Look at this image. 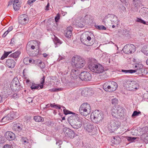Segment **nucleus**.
Wrapping results in <instances>:
<instances>
[{
    "label": "nucleus",
    "instance_id": "1",
    "mask_svg": "<svg viewBox=\"0 0 148 148\" xmlns=\"http://www.w3.org/2000/svg\"><path fill=\"white\" fill-rule=\"evenodd\" d=\"M90 117L92 122L98 123L104 119V115L102 112L98 110H95L91 113Z\"/></svg>",
    "mask_w": 148,
    "mask_h": 148
},
{
    "label": "nucleus",
    "instance_id": "2",
    "mask_svg": "<svg viewBox=\"0 0 148 148\" xmlns=\"http://www.w3.org/2000/svg\"><path fill=\"white\" fill-rule=\"evenodd\" d=\"M72 62L73 66L77 68L81 69L84 67L85 64V60L81 57L76 56L72 59Z\"/></svg>",
    "mask_w": 148,
    "mask_h": 148
},
{
    "label": "nucleus",
    "instance_id": "3",
    "mask_svg": "<svg viewBox=\"0 0 148 148\" xmlns=\"http://www.w3.org/2000/svg\"><path fill=\"white\" fill-rule=\"evenodd\" d=\"M124 84L130 91L136 90L139 88L138 85L136 82L131 81L128 79H126L124 80Z\"/></svg>",
    "mask_w": 148,
    "mask_h": 148
},
{
    "label": "nucleus",
    "instance_id": "4",
    "mask_svg": "<svg viewBox=\"0 0 148 148\" xmlns=\"http://www.w3.org/2000/svg\"><path fill=\"white\" fill-rule=\"evenodd\" d=\"M79 110L82 115L86 116L91 112V108L89 104L87 103H84L81 105Z\"/></svg>",
    "mask_w": 148,
    "mask_h": 148
},
{
    "label": "nucleus",
    "instance_id": "5",
    "mask_svg": "<svg viewBox=\"0 0 148 148\" xmlns=\"http://www.w3.org/2000/svg\"><path fill=\"white\" fill-rule=\"evenodd\" d=\"M125 109L122 107L118 106L117 108L113 107L111 109V114L112 116L116 118L121 117L123 115Z\"/></svg>",
    "mask_w": 148,
    "mask_h": 148
},
{
    "label": "nucleus",
    "instance_id": "6",
    "mask_svg": "<svg viewBox=\"0 0 148 148\" xmlns=\"http://www.w3.org/2000/svg\"><path fill=\"white\" fill-rule=\"evenodd\" d=\"M10 88L13 92L19 91L21 88L20 83L18 79L16 77L14 78L11 82Z\"/></svg>",
    "mask_w": 148,
    "mask_h": 148
},
{
    "label": "nucleus",
    "instance_id": "7",
    "mask_svg": "<svg viewBox=\"0 0 148 148\" xmlns=\"http://www.w3.org/2000/svg\"><path fill=\"white\" fill-rule=\"evenodd\" d=\"M68 119H71L73 121H73H76L77 122H81L83 125L85 122L88 121V120L85 117H82L80 115L75 114V113H74L73 115L68 117Z\"/></svg>",
    "mask_w": 148,
    "mask_h": 148
},
{
    "label": "nucleus",
    "instance_id": "8",
    "mask_svg": "<svg viewBox=\"0 0 148 148\" xmlns=\"http://www.w3.org/2000/svg\"><path fill=\"white\" fill-rule=\"evenodd\" d=\"M122 50L126 54H131L136 51V47L133 44H128L124 47Z\"/></svg>",
    "mask_w": 148,
    "mask_h": 148
},
{
    "label": "nucleus",
    "instance_id": "9",
    "mask_svg": "<svg viewBox=\"0 0 148 148\" xmlns=\"http://www.w3.org/2000/svg\"><path fill=\"white\" fill-rule=\"evenodd\" d=\"M79 78L82 81H88L92 79V75L88 72L84 71L82 72L80 75Z\"/></svg>",
    "mask_w": 148,
    "mask_h": 148
},
{
    "label": "nucleus",
    "instance_id": "10",
    "mask_svg": "<svg viewBox=\"0 0 148 148\" xmlns=\"http://www.w3.org/2000/svg\"><path fill=\"white\" fill-rule=\"evenodd\" d=\"M63 132L66 136L73 138L75 136L74 132L72 130L67 127H64L63 129Z\"/></svg>",
    "mask_w": 148,
    "mask_h": 148
},
{
    "label": "nucleus",
    "instance_id": "11",
    "mask_svg": "<svg viewBox=\"0 0 148 148\" xmlns=\"http://www.w3.org/2000/svg\"><path fill=\"white\" fill-rule=\"evenodd\" d=\"M15 118V114L14 112H11L4 116L1 120V122L5 123L8 121L12 120Z\"/></svg>",
    "mask_w": 148,
    "mask_h": 148
},
{
    "label": "nucleus",
    "instance_id": "12",
    "mask_svg": "<svg viewBox=\"0 0 148 148\" xmlns=\"http://www.w3.org/2000/svg\"><path fill=\"white\" fill-rule=\"evenodd\" d=\"M19 23L22 25H25L29 21V18L26 14L21 15L18 18Z\"/></svg>",
    "mask_w": 148,
    "mask_h": 148
},
{
    "label": "nucleus",
    "instance_id": "13",
    "mask_svg": "<svg viewBox=\"0 0 148 148\" xmlns=\"http://www.w3.org/2000/svg\"><path fill=\"white\" fill-rule=\"evenodd\" d=\"M68 121L73 128L77 129L80 128L82 126V123L81 122H77L71 119H67Z\"/></svg>",
    "mask_w": 148,
    "mask_h": 148
},
{
    "label": "nucleus",
    "instance_id": "14",
    "mask_svg": "<svg viewBox=\"0 0 148 148\" xmlns=\"http://www.w3.org/2000/svg\"><path fill=\"white\" fill-rule=\"evenodd\" d=\"M120 125V123L119 122L113 121L110 122V125L108 126V127L109 129L113 131L119 128Z\"/></svg>",
    "mask_w": 148,
    "mask_h": 148
},
{
    "label": "nucleus",
    "instance_id": "15",
    "mask_svg": "<svg viewBox=\"0 0 148 148\" xmlns=\"http://www.w3.org/2000/svg\"><path fill=\"white\" fill-rule=\"evenodd\" d=\"M84 129L88 132H91L93 131L94 126L92 124L89 123L88 121L85 122L83 124Z\"/></svg>",
    "mask_w": 148,
    "mask_h": 148
},
{
    "label": "nucleus",
    "instance_id": "16",
    "mask_svg": "<svg viewBox=\"0 0 148 148\" xmlns=\"http://www.w3.org/2000/svg\"><path fill=\"white\" fill-rule=\"evenodd\" d=\"M114 15H115L113 14H108L104 17L103 21V22L106 25H108V23L112 21Z\"/></svg>",
    "mask_w": 148,
    "mask_h": 148
},
{
    "label": "nucleus",
    "instance_id": "17",
    "mask_svg": "<svg viewBox=\"0 0 148 148\" xmlns=\"http://www.w3.org/2000/svg\"><path fill=\"white\" fill-rule=\"evenodd\" d=\"M79 75V71L76 69H72L70 74V77L71 80L75 79L77 78Z\"/></svg>",
    "mask_w": 148,
    "mask_h": 148
},
{
    "label": "nucleus",
    "instance_id": "18",
    "mask_svg": "<svg viewBox=\"0 0 148 148\" xmlns=\"http://www.w3.org/2000/svg\"><path fill=\"white\" fill-rule=\"evenodd\" d=\"M87 36V33L82 34L80 36L81 41L86 46H91L92 45V43H89L86 41Z\"/></svg>",
    "mask_w": 148,
    "mask_h": 148
},
{
    "label": "nucleus",
    "instance_id": "19",
    "mask_svg": "<svg viewBox=\"0 0 148 148\" xmlns=\"http://www.w3.org/2000/svg\"><path fill=\"white\" fill-rule=\"evenodd\" d=\"M5 137L9 140H12L15 138L14 134L11 132H6L4 134Z\"/></svg>",
    "mask_w": 148,
    "mask_h": 148
},
{
    "label": "nucleus",
    "instance_id": "20",
    "mask_svg": "<svg viewBox=\"0 0 148 148\" xmlns=\"http://www.w3.org/2000/svg\"><path fill=\"white\" fill-rule=\"evenodd\" d=\"M23 127V125L19 123H15L13 125L12 129L16 133H19L22 130Z\"/></svg>",
    "mask_w": 148,
    "mask_h": 148
},
{
    "label": "nucleus",
    "instance_id": "21",
    "mask_svg": "<svg viewBox=\"0 0 148 148\" xmlns=\"http://www.w3.org/2000/svg\"><path fill=\"white\" fill-rule=\"evenodd\" d=\"M98 63L95 62L94 61H91L89 62L88 65V68L89 69L93 72H95L96 67L97 68V65Z\"/></svg>",
    "mask_w": 148,
    "mask_h": 148
},
{
    "label": "nucleus",
    "instance_id": "22",
    "mask_svg": "<svg viewBox=\"0 0 148 148\" xmlns=\"http://www.w3.org/2000/svg\"><path fill=\"white\" fill-rule=\"evenodd\" d=\"M109 84L110 92L115 91L118 87L117 84L114 81H109Z\"/></svg>",
    "mask_w": 148,
    "mask_h": 148
},
{
    "label": "nucleus",
    "instance_id": "23",
    "mask_svg": "<svg viewBox=\"0 0 148 148\" xmlns=\"http://www.w3.org/2000/svg\"><path fill=\"white\" fill-rule=\"evenodd\" d=\"M5 65L9 68H13L15 66V62L12 59H8L5 62Z\"/></svg>",
    "mask_w": 148,
    "mask_h": 148
},
{
    "label": "nucleus",
    "instance_id": "24",
    "mask_svg": "<svg viewBox=\"0 0 148 148\" xmlns=\"http://www.w3.org/2000/svg\"><path fill=\"white\" fill-rule=\"evenodd\" d=\"M133 1V10L134 11L137 12L138 11V9L140 8L141 4L140 0H132Z\"/></svg>",
    "mask_w": 148,
    "mask_h": 148
},
{
    "label": "nucleus",
    "instance_id": "25",
    "mask_svg": "<svg viewBox=\"0 0 148 148\" xmlns=\"http://www.w3.org/2000/svg\"><path fill=\"white\" fill-rule=\"evenodd\" d=\"M13 1V7L14 10L17 11L21 7V4L18 0H12Z\"/></svg>",
    "mask_w": 148,
    "mask_h": 148
},
{
    "label": "nucleus",
    "instance_id": "26",
    "mask_svg": "<svg viewBox=\"0 0 148 148\" xmlns=\"http://www.w3.org/2000/svg\"><path fill=\"white\" fill-rule=\"evenodd\" d=\"M72 28L71 27H69L67 28L66 30L65 31L64 35L67 38H70L72 35Z\"/></svg>",
    "mask_w": 148,
    "mask_h": 148
},
{
    "label": "nucleus",
    "instance_id": "27",
    "mask_svg": "<svg viewBox=\"0 0 148 148\" xmlns=\"http://www.w3.org/2000/svg\"><path fill=\"white\" fill-rule=\"evenodd\" d=\"M121 141V139L120 137L115 136L113 137L111 142L113 145H117L120 143Z\"/></svg>",
    "mask_w": 148,
    "mask_h": 148
},
{
    "label": "nucleus",
    "instance_id": "28",
    "mask_svg": "<svg viewBox=\"0 0 148 148\" xmlns=\"http://www.w3.org/2000/svg\"><path fill=\"white\" fill-rule=\"evenodd\" d=\"M93 36L94 35L93 34H90V36L88 34H87L86 40L89 43H92V45L94 44L95 41V39L93 38Z\"/></svg>",
    "mask_w": 148,
    "mask_h": 148
},
{
    "label": "nucleus",
    "instance_id": "29",
    "mask_svg": "<svg viewBox=\"0 0 148 148\" xmlns=\"http://www.w3.org/2000/svg\"><path fill=\"white\" fill-rule=\"evenodd\" d=\"M97 66L98 67H96L94 73H102L104 71V67L101 64L98 63Z\"/></svg>",
    "mask_w": 148,
    "mask_h": 148
},
{
    "label": "nucleus",
    "instance_id": "30",
    "mask_svg": "<svg viewBox=\"0 0 148 148\" xmlns=\"http://www.w3.org/2000/svg\"><path fill=\"white\" fill-rule=\"evenodd\" d=\"M140 15L143 16L145 17L147 14L148 11L146 8L143 7L141 8L139 11Z\"/></svg>",
    "mask_w": 148,
    "mask_h": 148
},
{
    "label": "nucleus",
    "instance_id": "31",
    "mask_svg": "<svg viewBox=\"0 0 148 148\" xmlns=\"http://www.w3.org/2000/svg\"><path fill=\"white\" fill-rule=\"evenodd\" d=\"M109 81L105 83L103 85V88L106 91L110 92L109 86Z\"/></svg>",
    "mask_w": 148,
    "mask_h": 148
},
{
    "label": "nucleus",
    "instance_id": "32",
    "mask_svg": "<svg viewBox=\"0 0 148 148\" xmlns=\"http://www.w3.org/2000/svg\"><path fill=\"white\" fill-rule=\"evenodd\" d=\"M90 90L88 89H85L82 90L81 94L84 97L89 96L90 95Z\"/></svg>",
    "mask_w": 148,
    "mask_h": 148
},
{
    "label": "nucleus",
    "instance_id": "33",
    "mask_svg": "<svg viewBox=\"0 0 148 148\" xmlns=\"http://www.w3.org/2000/svg\"><path fill=\"white\" fill-rule=\"evenodd\" d=\"M40 87V84H36L34 83H32L31 84L30 88L31 90H34L36 89H38Z\"/></svg>",
    "mask_w": 148,
    "mask_h": 148
},
{
    "label": "nucleus",
    "instance_id": "34",
    "mask_svg": "<svg viewBox=\"0 0 148 148\" xmlns=\"http://www.w3.org/2000/svg\"><path fill=\"white\" fill-rule=\"evenodd\" d=\"M21 54L20 51H17L16 52L11 54L10 56L14 58H16L18 57L19 55Z\"/></svg>",
    "mask_w": 148,
    "mask_h": 148
},
{
    "label": "nucleus",
    "instance_id": "35",
    "mask_svg": "<svg viewBox=\"0 0 148 148\" xmlns=\"http://www.w3.org/2000/svg\"><path fill=\"white\" fill-rule=\"evenodd\" d=\"M34 119L36 121L39 122L43 121H44V119L40 116H36L34 117Z\"/></svg>",
    "mask_w": 148,
    "mask_h": 148
},
{
    "label": "nucleus",
    "instance_id": "36",
    "mask_svg": "<svg viewBox=\"0 0 148 148\" xmlns=\"http://www.w3.org/2000/svg\"><path fill=\"white\" fill-rule=\"evenodd\" d=\"M132 71H134L133 72V73H136L138 75L139 74L140 75H141L143 73L142 71H143V68H142L140 69H136L135 70H132Z\"/></svg>",
    "mask_w": 148,
    "mask_h": 148
},
{
    "label": "nucleus",
    "instance_id": "37",
    "mask_svg": "<svg viewBox=\"0 0 148 148\" xmlns=\"http://www.w3.org/2000/svg\"><path fill=\"white\" fill-rule=\"evenodd\" d=\"M95 27L96 28V29L99 30H105L106 29V27L102 25H94Z\"/></svg>",
    "mask_w": 148,
    "mask_h": 148
},
{
    "label": "nucleus",
    "instance_id": "38",
    "mask_svg": "<svg viewBox=\"0 0 148 148\" xmlns=\"http://www.w3.org/2000/svg\"><path fill=\"white\" fill-rule=\"evenodd\" d=\"M118 21L117 17L115 15L114 18H113L111 21V23L112 24H116L117 25L118 24Z\"/></svg>",
    "mask_w": 148,
    "mask_h": 148
},
{
    "label": "nucleus",
    "instance_id": "39",
    "mask_svg": "<svg viewBox=\"0 0 148 148\" xmlns=\"http://www.w3.org/2000/svg\"><path fill=\"white\" fill-rule=\"evenodd\" d=\"M136 21L145 25H148V22H146L145 21L141 18H137Z\"/></svg>",
    "mask_w": 148,
    "mask_h": 148
},
{
    "label": "nucleus",
    "instance_id": "40",
    "mask_svg": "<svg viewBox=\"0 0 148 148\" xmlns=\"http://www.w3.org/2000/svg\"><path fill=\"white\" fill-rule=\"evenodd\" d=\"M45 76L43 75V77H42V78H41L40 79V83L41 85H40V89H42V88H43V84H44V83L45 82Z\"/></svg>",
    "mask_w": 148,
    "mask_h": 148
},
{
    "label": "nucleus",
    "instance_id": "41",
    "mask_svg": "<svg viewBox=\"0 0 148 148\" xmlns=\"http://www.w3.org/2000/svg\"><path fill=\"white\" fill-rule=\"evenodd\" d=\"M134 68L136 69H140L143 67V66L141 64L136 63L134 65Z\"/></svg>",
    "mask_w": 148,
    "mask_h": 148
},
{
    "label": "nucleus",
    "instance_id": "42",
    "mask_svg": "<svg viewBox=\"0 0 148 148\" xmlns=\"http://www.w3.org/2000/svg\"><path fill=\"white\" fill-rule=\"evenodd\" d=\"M111 102L112 104L114 106H115L118 104V101L116 98H114L112 99Z\"/></svg>",
    "mask_w": 148,
    "mask_h": 148
},
{
    "label": "nucleus",
    "instance_id": "43",
    "mask_svg": "<svg viewBox=\"0 0 148 148\" xmlns=\"http://www.w3.org/2000/svg\"><path fill=\"white\" fill-rule=\"evenodd\" d=\"M55 41L54 42L56 44V46H55V47H57V44H59V45H60L62 43L60 40L56 37H55Z\"/></svg>",
    "mask_w": 148,
    "mask_h": 148
},
{
    "label": "nucleus",
    "instance_id": "44",
    "mask_svg": "<svg viewBox=\"0 0 148 148\" xmlns=\"http://www.w3.org/2000/svg\"><path fill=\"white\" fill-rule=\"evenodd\" d=\"M121 71L125 73H132L134 71H132V69L130 70H124V69H122Z\"/></svg>",
    "mask_w": 148,
    "mask_h": 148
},
{
    "label": "nucleus",
    "instance_id": "45",
    "mask_svg": "<svg viewBox=\"0 0 148 148\" xmlns=\"http://www.w3.org/2000/svg\"><path fill=\"white\" fill-rule=\"evenodd\" d=\"M139 114H141L140 112V111L137 112L136 110H135L133 112L132 115V117H134L135 116H138Z\"/></svg>",
    "mask_w": 148,
    "mask_h": 148
},
{
    "label": "nucleus",
    "instance_id": "46",
    "mask_svg": "<svg viewBox=\"0 0 148 148\" xmlns=\"http://www.w3.org/2000/svg\"><path fill=\"white\" fill-rule=\"evenodd\" d=\"M64 114L65 115H67L69 114H73L74 113L72 112H71L66 110V109H64L63 110Z\"/></svg>",
    "mask_w": 148,
    "mask_h": 148
},
{
    "label": "nucleus",
    "instance_id": "47",
    "mask_svg": "<svg viewBox=\"0 0 148 148\" xmlns=\"http://www.w3.org/2000/svg\"><path fill=\"white\" fill-rule=\"evenodd\" d=\"M38 65L40 67L41 69H43L45 67V64L42 61L40 62Z\"/></svg>",
    "mask_w": 148,
    "mask_h": 148
},
{
    "label": "nucleus",
    "instance_id": "48",
    "mask_svg": "<svg viewBox=\"0 0 148 148\" xmlns=\"http://www.w3.org/2000/svg\"><path fill=\"white\" fill-rule=\"evenodd\" d=\"M104 61H105V63L104 64L108 65L110 62V58H105L104 59Z\"/></svg>",
    "mask_w": 148,
    "mask_h": 148
},
{
    "label": "nucleus",
    "instance_id": "49",
    "mask_svg": "<svg viewBox=\"0 0 148 148\" xmlns=\"http://www.w3.org/2000/svg\"><path fill=\"white\" fill-rule=\"evenodd\" d=\"M127 140L130 142H134L136 138L135 137H127Z\"/></svg>",
    "mask_w": 148,
    "mask_h": 148
},
{
    "label": "nucleus",
    "instance_id": "50",
    "mask_svg": "<svg viewBox=\"0 0 148 148\" xmlns=\"http://www.w3.org/2000/svg\"><path fill=\"white\" fill-rule=\"evenodd\" d=\"M21 140L22 142L23 143H24L23 144H24L25 143H28V141H27V138L26 137H21Z\"/></svg>",
    "mask_w": 148,
    "mask_h": 148
},
{
    "label": "nucleus",
    "instance_id": "51",
    "mask_svg": "<svg viewBox=\"0 0 148 148\" xmlns=\"http://www.w3.org/2000/svg\"><path fill=\"white\" fill-rule=\"evenodd\" d=\"M5 93V95L4 96V98H6L9 95H11V92H9V90H6V91H4Z\"/></svg>",
    "mask_w": 148,
    "mask_h": 148
},
{
    "label": "nucleus",
    "instance_id": "52",
    "mask_svg": "<svg viewBox=\"0 0 148 148\" xmlns=\"http://www.w3.org/2000/svg\"><path fill=\"white\" fill-rule=\"evenodd\" d=\"M12 53V51H8L7 52L5 51H4V53L3 55L6 58L7 57V56L10 53Z\"/></svg>",
    "mask_w": 148,
    "mask_h": 148
},
{
    "label": "nucleus",
    "instance_id": "53",
    "mask_svg": "<svg viewBox=\"0 0 148 148\" xmlns=\"http://www.w3.org/2000/svg\"><path fill=\"white\" fill-rule=\"evenodd\" d=\"M56 145H58L59 146V148H60L61 147V146H60L61 144H62V142L61 140H58V141H57L56 140Z\"/></svg>",
    "mask_w": 148,
    "mask_h": 148
},
{
    "label": "nucleus",
    "instance_id": "54",
    "mask_svg": "<svg viewBox=\"0 0 148 148\" xmlns=\"http://www.w3.org/2000/svg\"><path fill=\"white\" fill-rule=\"evenodd\" d=\"M60 18V14L59 13H58L57 15L55 17V22L57 23V22L59 20Z\"/></svg>",
    "mask_w": 148,
    "mask_h": 148
},
{
    "label": "nucleus",
    "instance_id": "55",
    "mask_svg": "<svg viewBox=\"0 0 148 148\" xmlns=\"http://www.w3.org/2000/svg\"><path fill=\"white\" fill-rule=\"evenodd\" d=\"M31 42H28L26 46V50L28 51V50L29 49L31 48V46L32 45L30 44Z\"/></svg>",
    "mask_w": 148,
    "mask_h": 148
},
{
    "label": "nucleus",
    "instance_id": "56",
    "mask_svg": "<svg viewBox=\"0 0 148 148\" xmlns=\"http://www.w3.org/2000/svg\"><path fill=\"white\" fill-rule=\"evenodd\" d=\"M144 53L146 55L148 56V47L145 49V50L144 51Z\"/></svg>",
    "mask_w": 148,
    "mask_h": 148
},
{
    "label": "nucleus",
    "instance_id": "57",
    "mask_svg": "<svg viewBox=\"0 0 148 148\" xmlns=\"http://www.w3.org/2000/svg\"><path fill=\"white\" fill-rule=\"evenodd\" d=\"M31 97H29L27 99V101H29V103L33 102V99L34 98Z\"/></svg>",
    "mask_w": 148,
    "mask_h": 148
},
{
    "label": "nucleus",
    "instance_id": "58",
    "mask_svg": "<svg viewBox=\"0 0 148 148\" xmlns=\"http://www.w3.org/2000/svg\"><path fill=\"white\" fill-rule=\"evenodd\" d=\"M143 73L142 74V75H143L147 74L148 73L147 71L145 69H143V71H142Z\"/></svg>",
    "mask_w": 148,
    "mask_h": 148
},
{
    "label": "nucleus",
    "instance_id": "59",
    "mask_svg": "<svg viewBox=\"0 0 148 148\" xmlns=\"http://www.w3.org/2000/svg\"><path fill=\"white\" fill-rule=\"evenodd\" d=\"M11 145L7 144L4 146L3 148H11Z\"/></svg>",
    "mask_w": 148,
    "mask_h": 148
},
{
    "label": "nucleus",
    "instance_id": "60",
    "mask_svg": "<svg viewBox=\"0 0 148 148\" xmlns=\"http://www.w3.org/2000/svg\"><path fill=\"white\" fill-rule=\"evenodd\" d=\"M36 0H28L27 2L28 4L29 5H30L31 4L34 2Z\"/></svg>",
    "mask_w": 148,
    "mask_h": 148
},
{
    "label": "nucleus",
    "instance_id": "61",
    "mask_svg": "<svg viewBox=\"0 0 148 148\" xmlns=\"http://www.w3.org/2000/svg\"><path fill=\"white\" fill-rule=\"evenodd\" d=\"M13 29V27L12 26H10L9 27L8 29L7 30V31L9 33L10 32L12 31Z\"/></svg>",
    "mask_w": 148,
    "mask_h": 148
},
{
    "label": "nucleus",
    "instance_id": "62",
    "mask_svg": "<svg viewBox=\"0 0 148 148\" xmlns=\"http://www.w3.org/2000/svg\"><path fill=\"white\" fill-rule=\"evenodd\" d=\"M8 31H6L3 34L2 36V37L4 38L8 34Z\"/></svg>",
    "mask_w": 148,
    "mask_h": 148
},
{
    "label": "nucleus",
    "instance_id": "63",
    "mask_svg": "<svg viewBox=\"0 0 148 148\" xmlns=\"http://www.w3.org/2000/svg\"><path fill=\"white\" fill-rule=\"evenodd\" d=\"M29 58H25L24 59L23 62L25 64L26 62L28 61Z\"/></svg>",
    "mask_w": 148,
    "mask_h": 148
},
{
    "label": "nucleus",
    "instance_id": "64",
    "mask_svg": "<svg viewBox=\"0 0 148 148\" xmlns=\"http://www.w3.org/2000/svg\"><path fill=\"white\" fill-rule=\"evenodd\" d=\"M3 97H4L3 95L2 96L0 95V103L3 102Z\"/></svg>",
    "mask_w": 148,
    "mask_h": 148
}]
</instances>
